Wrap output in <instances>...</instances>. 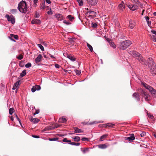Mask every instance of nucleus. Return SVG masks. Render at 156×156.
I'll use <instances>...</instances> for the list:
<instances>
[{
	"instance_id": "1",
	"label": "nucleus",
	"mask_w": 156,
	"mask_h": 156,
	"mask_svg": "<svg viewBox=\"0 0 156 156\" xmlns=\"http://www.w3.org/2000/svg\"><path fill=\"white\" fill-rule=\"evenodd\" d=\"M129 53L137 59L142 64L147 65L146 61L143 58L141 55L138 52L135 51H130Z\"/></svg>"
},
{
	"instance_id": "2",
	"label": "nucleus",
	"mask_w": 156,
	"mask_h": 156,
	"mask_svg": "<svg viewBox=\"0 0 156 156\" xmlns=\"http://www.w3.org/2000/svg\"><path fill=\"white\" fill-rule=\"evenodd\" d=\"M149 67L150 68V72L152 75L156 74V66L155 64L153 62L151 58H149L147 60Z\"/></svg>"
},
{
	"instance_id": "3",
	"label": "nucleus",
	"mask_w": 156,
	"mask_h": 156,
	"mask_svg": "<svg viewBox=\"0 0 156 156\" xmlns=\"http://www.w3.org/2000/svg\"><path fill=\"white\" fill-rule=\"evenodd\" d=\"M18 9L22 13H26L27 11V8L25 1H22L18 4Z\"/></svg>"
},
{
	"instance_id": "4",
	"label": "nucleus",
	"mask_w": 156,
	"mask_h": 156,
	"mask_svg": "<svg viewBox=\"0 0 156 156\" xmlns=\"http://www.w3.org/2000/svg\"><path fill=\"white\" fill-rule=\"evenodd\" d=\"M131 44L132 42L129 40L124 41L120 43L119 48L120 49L125 50Z\"/></svg>"
},
{
	"instance_id": "5",
	"label": "nucleus",
	"mask_w": 156,
	"mask_h": 156,
	"mask_svg": "<svg viewBox=\"0 0 156 156\" xmlns=\"http://www.w3.org/2000/svg\"><path fill=\"white\" fill-rule=\"evenodd\" d=\"M141 84L146 89L148 90L153 96H156V90L152 87L144 82H142Z\"/></svg>"
},
{
	"instance_id": "6",
	"label": "nucleus",
	"mask_w": 156,
	"mask_h": 156,
	"mask_svg": "<svg viewBox=\"0 0 156 156\" xmlns=\"http://www.w3.org/2000/svg\"><path fill=\"white\" fill-rule=\"evenodd\" d=\"M5 17L6 18L8 21L10 22L12 24H14L15 23V19L13 16H9L8 14H6L5 16Z\"/></svg>"
},
{
	"instance_id": "7",
	"label": "nucleus",
	"mask_w": 156,
	"mask_h": 156,
	"mask_svg": "<svg viewBox=\"0 0 156 156\" xmlns=\"http://www.w3.org/2000/svg\"><path fill=\"white\" fill-rule=\"evenodd\" d=\"M87 14L91 16H95L96 15V13L94 11H92L88 8L87 9Z\"/></svg>"
},
{
	"instance_id": "8",
	"label": "nucleus",
	"mask_w": 156,
	"mask_h": 156,
	"mask_svg": "<svg viewBox=\"0 0 156 156\" xmlns=\"http://www.w3.org/2000/svg\"><path fill=\"white\" fill-rule=\"evenodd\" d=\"M98 0H87V3L89 5L92 6H95L97 3Z\"/></svg>"
},
{
	"instance_id": "9",
	"label": "nucleus",
	"mask_w": 156,
	"mask_h": 156,
	"mask_svg": "<svg viewBox=\"0 0 156 156\" xmlns=\"http://www.w3.org/2000/svg\"><path fill=\"white\" fill-rule=\"evenodd\" d=\"M136 24L134 20H130L129 22V27L131 29L133 28L136 25Z\"/></svg>"
},
{
	"instance_id": "10",
	"label": "nucleus",
	"mask_w": 156,
	"mask_h": 156,
	"mask_svg": "<svg viewBox=\"0 0 156 156\" xmlns=\"http://www.w3.org/2000/svg\"><path fill=\"white\" fill-rule=\"evenodd\" d=\"M55 17L58 21H62L63 20V16L61 14L57 13L55 14Z\"/></svg>"
},
{
	"instance_id": "11",
	"label": "nucleus",
	"mask_w": 156,
	"mask_h": 156,
	"mask_svg": "<svg viewBox=\"0 0 156 156\" xmlns=\"http://www.w3.org/2000/svg\"><path fill=\"white\" fill-rule=\"evenodd\" d=\"M103 122V121H98V122L95 121H94V122H89V123L83 122L82 123L83 125H86L87 124L88 125H92L94 124L100 123H102Z\"/></svg>"
},
{
	"instance_id": "12",
	"label": "nucleus",
	"mask_w": 156,
	"mask_h": 156,
	"mask_svg": "<svg viewBox=\"0 0 156 156\" xmlns=\"http://www.w3.org/2000/svg\"><path fill=\"white\" fill-rule=\"evenodd\" d=\"M119 9L121 11H122L125 8V4L123 1L120 3L118 6Z\"/></svg>"
},
{
	"instance_id": "13",
	"label": "nucleus",
	"mask_w": 156,
	"mask_h": 156,
	"mask_svg": "<svg viewBox=\"0 0 156 156\" xmlns=\"http://www.w3.org/2000/svg\"><path fill=\"white\" fill-rule=\"evenodd\" d=\"M42 58V55L41 54H39L35 59V62L36 63H37L40 62L41 61Z\"/></svg>"
},
{
	"instance_id": "14",
	"label": "nucleus",
	"mask_w": 156,
	"mask_h": 156,
	"mask_svg": "<svg viewBox=\"0 0 156 156\" xmlns=\"http://www.w3.org/2000/svg\"><path fill=\"white\" fill-rule=\"evenodd\" d=\"M41 23V21L39 19H34L31 21V23L32 24H40Z\"/></svg>"
},
{
	"instance_id": "15",
	"label": "nucleus",
	"mask_w": 156,
	"mask_h": 156,
	"mask_svg": "<svg viewBox=\"0 0 156 156\" xmlns=\"http://www.w3.org/2000/svg\"><path fill=\"white\" fill-rule=\"evenodd\" d=\"M134 135L133 134H131V136L129 137H127L126 139L129 141H133V140L135 139V137L134 136Z\"/></svg>"
},
{
	"instance_id": "16",
	"label": "nucleus",
	"mask_w": 156,
	"mask_h": 156,
	"mask_svg": "<svg viewBox=\"0 0 156 156\" xmlns=\"http://www.w3.org/2000/svg\"><path fill=\"white\" fill-rule=\"evenodd\" d=\"M67 58L69 59L71 61L74 62L76 60V58L73 56L71 55H68L67 56Z\"/></svg>"
},
{
	"instance_id": "17",
	"label": "nucleus",
	"mask_w": 156,
	"mask_h": 156,
	"mask_svg": "<svg viewBox=\"0 0 156 156\" xmlns=\"http://www.w3.org/2000/svg\"><path fill=\"white\" fill-rule=\"evenodd\" d=\"M131 1L133 2L134 3H135L138 5L140 6H142V4H141L140 2L138 0H131Z\"/></svg>"
},
{
	"instance_id": "18",
	"label": "nucleus",
	"mask_w": 156,
	"mask_h": 156,
	"mask_svg": "<svg viewBox=\"0 0 156 156\" xmlns=\"http://www.w3.org/2000/svg\"><path fill=\"white\" fill-rule=\"evenodd\" d=\"M74 129L75 130L74 132L76 133H82L83 132V131L77 127H74Z\"/></svg>"
},
{
	"instance_id": "19",
	"label": "nucleus",
	"mask_w": 156,
	"mask_h": 156,
	"mask_svg": "<svg viewBox=\"0 0 156 156\" xmlns=\"http://www.w3.org/2000/svg\"><path fill=\"white\" fill-rule=\"evenodd\" d=\"M30 121L34 123H37L39 121V120L37 118H34L31 119Z\"/></svg>"
},
{
	"instance_id": "20",
	"label": "nucleus",
	"mask_w": 156,
	"mask_h": 156,
	"mask_svg": "<svg viewBox=\"0 0 156 156\" xmlns=\"http://www.w3.org/2000/svg\"><path fill=\"white\" fill-rule=\"evenodd\" d=\"M20 81H18L16 82L14 84L12 89L13 90H15L16 88L18 87V86L20 84Z\"/></svg>"
},
{
	"instance_id": "21",
	"label": "nucleus",
	"mask_w": 156,
	"mask_h": 156,
	"mask_svg": "<svg viewBox=\"0 0 156 156\" xmlns=\"http://www.w3.org/2000/svg\"><path fill=\"white\" fill-rule=\"evenodd\" d=\"M98 147L99 148L101 149L106 148L107 147L106 145L105 144L99 145Z\"/></svg>"
},
{
	"instance_id": "22",
	"label": "nucleus",
	"mask_w": 156,
	"mask_h": 156,
	"mask_svg": "<svg viewBox=\"0 0 156 156\" xmlns=\"http://www.w3.org/2000/svg\"><path fill=\"white\" fill-rule=\"evenodd\" d=\"M57 127L56 126L55 127H52L51 126H50L45 128L43 130V131H47L48 130V129H53L56 128Z\"/></svg>"
},
{
	"instance_id": "23",
	"label": "nucleus",
	"mask_w": 156,
	"mask_h": 156,
	"mask_svg": "<svg viewBox=\"0 0 156 156\" xmlns=\"http://www.w3.org/2000/svg\"><path fill=\"white\" fill-rule=\"evenodd\" d=\"M138 5H134L132 6L131 7V9L133 11H135L136 10L138 9Z\"/></svg>"
},
{
	"instance_id": "24",
	"label": "nucleus",
	"mask_w": 156,
	"mask_h": 156,
	"mask_svg": "<svg viewBox=\"0 0 156 156\" xmlns=\"http://www.w3.org/2000/svg\"><path fill=\"white\" fill-rule=\"evenodd\" d=\"M108 136V135L107 134H104L102 136H101L100 138V141H102L104 140V139L106 138Z\"/></svg>"
},
{
	"instance_id": "25",
	"label": "nucleus",
	"mask_w": 156,
	"mask_h": 156,
	"mask_svg": "<svg viewBox=\"0 0 156 156\" xmlns=\"http://www.w3.org/2000/svg\"><path fill=\"white\" fill-rule=\"evenodd\" d=\"M26 74V70L24 69L20 73V76L23 77Z\"/></svg>"
},
{
	"instance_id": "26",
	"label": "nucleus",
	"mask_w": 156,
	"mask_h": 156,
	"mask_svg": "<svg viewBox=\"0 0 156 156\" xmlns=\"http://www.w3.org/2000/svg\"><path fill=\"white\" fill-rule=\"evenodd\" d=\"M67 18L69 20L71 21H73V20L74 19V17L72 16L71 15H68L67 16Z\"/></svg>"
},
{
	"instance_id": "27",
	"label": "nucleus",
	"mask_w": 156,
	"mask_h": 156,
	"mask_svg": "<svg viewBox=\"0 0 156 156\" xmlns=\"http://www.w3.org/2000/svg\"><path fill=\"white\" fill-rule=\"evenodd\" d=\"M72 138L74 140L75 142H78L80 140V138L79 136H76L74 137H72Z\"/></svg>"
},
{
	"instance_id": "28",
	"label": "nucleus",
	"mask_w": 156,
	"mask_h": 156,
	"mask_svg": "<svg viewBox=\"0 0 156 156\" xmlns=\"http://www.w3.org/2000/svg\"><path fill=\"white\" fill-rule=\"evenodd\" d=\"M67 119L65 118H61L59 119V121L61 122H66Z\"/></svg>"
},
{
	"instance_id": "29",
	"label": "nucleus",
	"mask_w": 156,
	"mask_h": 156,
	"mask_svg": "<svg viewBox=\"0 0 156 156\" xmlns=\"http://www.w3.org/2000/svg\"><path fill=\"white\" fill-rule=\"evenodd\" d=\"M115 124H114L112 123H108L106 124H105V127H112Z\"/></svg>"
},
{
	"instance_id": "30",
	"label": "nucleus",
	"mask_w": 156,
	"mask_h": 156,
	"mask_svg": "<svg viewBox=\"0 0 156 156\" xmlns=\"http://www.w3.org/2000/svg\"><path fill=\"white\" fill-rule=\"evenodd\" d=\"M77 1L79 4V5L81 6L83 5V2L82 0H77Z\"/></svg>"
},
{
	"instance_id": "31",
	"label": "nucleus",
	"mask_w": 156,
	"mask_h": 156,
	"mask_svg": "<svg viewBox=\"0 0 156 156\" xmlns=\"http://www.w3.org/2000/svg\"><path fill=\"white\" fill-rule=\"evenodd\" d=\"M87 46L88 47L90 50L91 52H92L93 51V48L92 46L88 43H87Z\"/></svg>"
},
{
	"instance_id": "32",
	"label": "nucleus",
	"mask_w": 156,
	"mask_h": 156,
	"mask_svg": "<svg viewBox=\"0 0 156 156\" xmlns=\"http://www.w3.org/2000/svg\"><path fill=\"white\" fill-rule=\"evenodd\" d=\"M69 144L75 146H79L80 144L79 143L70 142Z\"/></svg>"
},
{
	"instance_id": "33",
	"label": "nucleus",
	"mask_w": 156,
	"mask_h": 156,
	"mask_svg": "<svg viewBox=\"0 0 156 156\" xmlns=\"http://www.w3.org/2000/svg\"><path fill=\"white\" fill-rule=\"evenodd\" d=\"M37 46L40 48L41 50L43 51H44V48L43 46L40 44H37Z\"/></svg>"
},
{
	"instance_id": "34",
	"label": "nucleus",
	"mask_w": 156,
	"mask_h": 156,
	"mask_svg": "<svg viewBox=\"0 0 156 156\" xmlns=\"http://www.w3.org/2000/svg\"><path fill=\"white\" fill-rule=\"evenodd\" d=\"M74 71L75 72L76 74L78 75H79L81 74V71L77 69H75Z\"/></svg>"
},
{
	"instance_id": "35",
	"label": "nucleus",
	"mask_w": 156,
	"mask_h": 156,
	"mask_svg": "<svg viewBox=\"0 0 156 156\" xmlns=\"http://www.w3.org/2000/svg\"><path fill=\"white\" fill-rule=\"evenodd\" d=\"M14 112V109L13 108H10L9 110V114L10 115H12Z\"/></svg>"
},
{
	"instance_id": "36",
	"label": "nucleus",
	"mask_w": 156,
	"mask_h": 156,
	"mask_svg": "<svg viewBox=\"0 0 156 156\" xmlns=\"http://www.w3.org/2000/svg\"><path fill=\"white\" fill-rule=\"evenodd\" d=\"M45 8V2L44 3H42L41 4V6L40 7V9H44Z\"/></svg>"
},
{
	"instance_id": "37",
	"label": "nucleus",
	"mask_w": 156,
	"mask_h": 156,
	"mask_svg": "<svg viewBox=\"0 0 156 156\" xmlns=\"http://www.w3.org/2000/svg\"><path fill=\"white\" fill-rule=\"evenodd\" d=\"M17 11V10L16 9H12L10 10V12L14 14Z\"/></svg>"
},
{
	"instance_id": "38",
	"label": "nucleus",
	"mask_w": 156,
	"mask_h": 156,
	"mask_svg": "<svg viewBox=\"0 0 156 156\" xmlns=\"http://www.w3.org/2000/svg\"><path fill=\"white\" fill-rule=\"evenodd\" d=\"M15 116H16V119H17V120L19 121L20 124V125H22V124H21V120H20V119L19 118V117H18V116H17V115H16V114H15Z\"/></svg>"
},
{
	"instance_id": "39",
	"label": "nucleus",
	"mask_w": 156,
	"mask_h": 156,
	"mask_svg": "<svg viewBox=\"0 0 156 156\" xmlns=\"http://www.w3.org/2000/svg\"><path fill=\"white\" fill-rule=\"evenodd\" d=\"M16 58L19 60H21L23 58V56L21 54H20L19 56L16 57Z\"/></svg>"
},
{
	"instance_id": "40",
	"label": "nucleus",
	"mask_w": 156,
	"mask_h": 156,
	"mask_svg": "<svg viewBox=\"0 0 156 156\" xmlns=\"http://www.w3.org/2000/svg\"><path fill=\"white\" fill-rule=\"evenodd\" d=\"M35 87H36V90H39L41 89V87L40 85H36L35 86Z\"/></svg>"
},
{
	"instance_id": "41",
	"label": "nucleus",
	"mask_w": 156,
	"mask_h": 156,
	"mask_svg": "<svg viewBox=\"0 0 156 156\" xmlns=\"http://www.w3.org/2000/svg\"><path fill=\"white\" fill-rule=\"evenodd\" d=\"M63 142H65L69 143H70L71 142V140H67L66 138H64L62 140Z\"/></svg>"
},
{
	"instance_id": "42",
	"label": "nucleus",
	"mask_w": 156,
	"mask_h": 156,
	"mask_svg": "<svg viewBox=\"0 0 156 156\" xmlns=\"http://www.w3.org/2000/svg\"><path fill=\"white\" fill-rule=\"evenodd\" d=\"M58 140V138H49V140L50 141H57Z\"/></svg>"
},
{
	"instance_id": "43",
	"label": "nucleus",
	"mask_w": 156,
	"mask_h": 156,
	"mask_svg": "<svg viewBox=\"0 0 156 156\" xmlns=\"http://www.w3.org/2000/svg\"><path fill=\"white\" fill-rule=\"evenodd\" d=\"M31 66V64L30 62L28 63L25 65V67L27 68H29Z\"/></svg>"
},
{
	"instance_id": "44",
	"label": "nucleus",
	"mask_w": 156,
	"mask_h": 156,
	"mask_svg": "<svg viewBox=\"0 0 156 156\" xmlns=\"http://www.w3.org/2000/svg\"><path fill=\"white\" fill-rule=\"evenodd\" d=\"M63 23L67 25H70L71 24V23L70 22H67L66 20H63Z\"/></svg>"
},
{
	"instance_id": "45",
	"label": "nucleus",
	"mask_w": 156,
	"mask_h": 156,
	"mask_svg": "<svg viewBox=\"0 0 156 156\" xmlns=\"http://www.w3.org/2000/svg\"><path fill=\"white\" fill-rule=\"evenodd\" d=\"M98 26L97 24L96 23H92V27H93L96 28Z\"/></svg>"
},
{
	"instance_id": "46",
	"label": "nucleus",
	"mask_w": 156,
	"mask_h": 156,
	"mask_svg": "<svg viewBox=\"0 0 156 156\" xmlns=\"http://www.w3.org/2000/svg\"><path fill=\"white\" fill-rule=\"evenodd\" d=\"M40 16V14L39 12H36L35 14V17L36 18H38Z\"/></svg>"
},
{
	"instance_id": "47",
	"label": "nucleus",
	"mask_w": 156,
	"mask_h": 156,
	"mask_svg": "<svg viewBox=\"0 0 156 156\" xmlns=\"http://www.w3.org/2000/svg\"><path fill=\"white\" fill-rule=\"evenodd\" d=\"M19 66L20 67H22L24 66V65L23 64V62L22 61L20 62L19 63Z\"/></svg>"
},
{
	"instance_id": "48",
	"label": "nucleus",
	"mask_w": 156,
	"mask_h": 156,
	"mask_svg": "<svg viewBox=\"0 0 156 156\" xmlns=\"http://www.w3.org/2000/svg\"><path fill=\"white\" fill-rule=\"evenodd\" d=\"M140 136L141 137H144L146 135V133L145 132H143L140 134Z\"/></svg>"
},
{
	"instance_id": "49",
	"label": "nucleus",
	"mask_w": 156,
	"mask_h": 156,
	"mask_svg": "<svg viewBox=\"0 0 156 156\" xmlns=\"http://www.w3.org/2000/svg\"><path fill=\"white\" fill-rule=\"evenodd\" d=\"M36 90V87H35V86H33V87H32V88H31V91L32 92H34Z\"/></svg>"
},
{
	"instance_id": "50",
	"label": "nucleus",
	"mask_w": 156,
	"mask_h": 156,
	"mask_svg": "<svg viewBox=\"0 0 156 156\" xmlns=\"http://www.w3.org/2000/svg\"><path fill=\"white\" fill-rule=\"evenodd\" d=\"M147 116L149 117L150 118H151V119H152L153 118V116L151 114H149V113H147Z\"/></svg>"
},
{
	"instance_id": "51",
	"label": "nucleus",
	"mask_w": 156,
	"mask_h": 156,
	"mask_svg": "<svg viewBox=\"0 0 156 156\" xmlns=\"http://www.w3.org/2000/svg\"><path fill=\"white\" fill-rule=\"evenodd\" d=\"M138 95V93H134L133 94V96L134 98H136Z\"/></svg>"
},
{
	"instance_id": "52",
	"label": "nucleus",
	"mask_w": 156,
	"mask_h": 156,
	"mask_svg": "<svg viewBox=\"0 0 156 156\" xmlns=\"http://www.w3.org/2000/svg\"><path fill=\"white\" fill-rule=\"evenodd\" d=\"M81 140L82 141H88L89 140L86 137H83L81 139Z\"/></svg>"
},
{
	"instance_id": "53",
	"label": "nucleus",
	"mask_w": 156,
	"mask_h": 156,
	"mask_svg": "<svg viewBox=\"0 0 156 156\" xmlns=\"http://www.w3.org/2000/svg\"><path fill=\"white\" fill-rule=\"evenodd\" d=\"M47 13L49 15H52L53 14L51 9H50V10L47 12Z\"/></svg>"
},
{
	"instance_id": "54",
	"label": "nucleus",
	"mask_w": 156,
	"mask_h": 156,
	"mask_svg": "<svg viewBox=\"0 0 156 156\" xmlns=\"http://www.w3.org/2000/svg\"><path fill=\"white\" fill-rule=\"evenodd\" d=\"M39 112H40L39 110L38 109H37L36 110V112L34 113V115H35L38 114L39 113Z\"/></svg>"
},
{
	"instance_id": "55",
	"label": "nucleus",
	"mask_w": 156,
	"mask_h": 156,
	"mask_svg": "<svg viewBox=\"0 0 156 156\" xmlns=\"http://www.w3.org/2000/svg\"><path fill=\"white\" fill-rule=\"evenodd\" d=\"M110 45L112 47H113L114 48H115V45L114 44V43L113 42H111V43H110Z\"/></svg>"
},
{
	"instance_id": "56",
	"label": "nucleus",
	"mask_w": 156,
	"mask_h": 156,
	"mask_svg": "<svg viewBox=\"0 0 156 156\" xmlns=\"http://www.w3.org/2000/svg\"><path fill=\"white\" fill-rule=\"evenodd\" d=\"M98 127H105V124H99L98 125Z\"/></svg>"
},
{
	"instance_id": "57",
	"label": "nucleus",
	"mask_w": 156,
	"mask_h": 156,
	"mask_svg": "<svg viewBox=\"0 0 156 156\" xmlns=\"http://www.w3.org/2000/svg\"><path fill=\"white\" fill-rule=\"evenodd\" d=\"M147 22L148 26L151 28V27L150 26L151 25V21H150L148 20L147 21Z\"/></svg>"
},
{
	"instance_id": "58",
	"label": "nucleus",
	"mask_w": 156,
	"mask_h": 156,
	"mask_svg": "<svg viewBox=\"0 0 156 156\" xmlns=\"http://www.w3.org/2000/svg\"><path fill=\"white\" fill-rule=\"evenodd\" d=\"M144 18L147 21H148L149 20V17L148 16H145L144 17Z\"/></svg>"
},
{
	"instance_id": "59",
	"label": "nucleus",
	"mask_w": 156,
	"mask_h": 156,
	"mask_svg": "<svg viewBox=\"0 0 156 156\" xmlns=\"http://www.w3.org/2000/svg\"><path fill=\"white\" fill-rule=\"evenodd\" d=\"M32 136L35 138H39V136H37L35 135H32Z\"/></svg>"
},
{
	"instance_id": "60",
	"label": "nucleus",
	"mask_w": 156,
	"mask_h": 156,
	"mask_svg": "<svg viewBox=\"0 0 156 156\" xmlns=\"http://www.w3.org/2000/svg\"><path fill=\"white\" fill-rule=\"evenodd\" d=\"M151 32L152 34L156 35V31L154 30H151Z\"/></svg>"
},
{
	"instance_id": "61",
	"label": "nucleus",
	"mask_w": 156,
	"mask_h": 156,
	"mask_svg": "<svg viewBox=\"0 0 156 156\" xmlns=\"http://www.w3.org/2000/svg\"><path fill=\"white\" fill-rule=\"evenodd\" d=\"M88 151V148L84 149L82 151L83 153H85L86 151Z\"/></svg>"
},
{
	"instance_id": "62",
	"label": "nucleus",
	"mask_w": 156,
	"mask_h": 156,
	"mask_svg": "<svg viewBox=\"0 0 156 156\" xmlns=\"http://www.w3.org/2000/svg\"><path fill=\"white\" fill-rule=\"evenodd\" d=\"M38 0H33V2L34 4L37 5V3Z\"/></svg>"
},
{
	"instance_id": "63",
	"label": "nucleus",
	"mask_w": 156,
	"mask_h": 156,
	"mask_svg": "<svg viewBox=\"0 0 156 156\" xmlns=\"http://www.w3.org/2000/svg\"><path fill=\"white\" fill-rule=\"evenodd\" d=\"M55 67L56 68H59L60 67V66L58 64H55Z\"/></svg>"
},
{
	"instance_id": "64",
	"label": "nucleus",
	"mask_w": 156,
	"mask_h": 156,
	"mask_svg": "<svg viewBox=\"0 0 156 156\" xmlns=\"http://www.w3.org/2000/svg\"><path fill=\"white\" fill-rule=\"evenodd\" d=\"M49 55L51 57V58L52 59L55 58V57L53 56V55H51V54H49Z\"/></svg>"
}]
</instances>
